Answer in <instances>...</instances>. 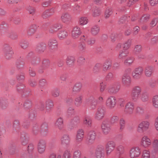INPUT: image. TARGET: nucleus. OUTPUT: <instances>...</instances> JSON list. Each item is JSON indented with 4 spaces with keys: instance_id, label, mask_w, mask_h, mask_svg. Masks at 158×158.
I'll list each match as a JSON object with an SVG mask.
<instances>
[{
    "instance_id": "1",
    "label": "nucleus",
    "mask_w": 158,
    "mask_h": 158,
    "mask_svg": "<svg viewBox=\"0 0 158 158\" xmlns=\"http://www.w3.org/2000/svg\"><path fill=\"white\" fill-rule=\"evenodd\" d=\"M134 110V104L131 102H129L126 104L124 110L125 114L123 115L124 118H133L135 114L133 112Z\"/></svg>"
},
{
    "instance_id": "2",
    "label": "nucleus",
    "mask_w": 158,
    "mask_h": 158,
    "mask_svg": "<svg viewBox=\"0 0 158 158\" xmlns=\"http://www.w3.org/2000/svg\"><path fill=\"white\" fill-rule=\"evenodd\" d=\"M143 92L142 88L139 86L134 87L131 92V99L133 102L137 101Z\"/></svg>"
},
{
    "instance_id": "3",
    "label": "nucleus",
    "mask_w": 158,
    "mask_h": 158,
    "mask_svg": "<svg viewBox=\"0 0 158 158\" xmlns=\"http://www.w3.org/2000/svg\"><path fill=\"white\" fill-rule=\"evenodd\" d=\"M116 144L115 142L112 140L108 141L106 144V153L107 156L110 155L115 148Z\"/></svg>"
},
{
    "instance_id": "4",
    "label": "nucleus",
    "mask_w": 158,
    "mask_h": 158,
    "mask_svg": "<svg viewBox=\"0 0 158 158\" xmlns=\"http://www.w3.org/2000/svg\"><path fill=\"white\" fill-rule=\"evenodd\" d=\"M140 149L138 147H134L130 150L129 156L131 158L138 157L141 154Z\"/></svg>"
},
{
    "instance_id": "5",
    "label": "nucleus",
    "mask_w": 158,
    "mask_h": 158,
    "mask_svg": "<svg viewBox=\"0 0 158 158\" xmlns=\"http://www.w3.org/2000/svg\"><path fill=\"white\" fill-rule=\"evenodd\" d=\"M141 146L144 148H147L152 144L150 139L147 136L144 135L141 138L140 143Z\"/></svg>"
},
{
    "instance_id": "6",
    "label": "nucleus",
    "mask_w": 158,
    "mask_h": 158,
    "mask_svg": "<svg viewBox=\"0 0 158 158\" xmlns=\"http://www.w3.org/2000/svg\"><path fill=\"white\" fill-rule=\"evenodd\" d=\"M116 103V98L114 96H111L108 97L106 102V105L110 109L114 108Z\"/></svg>"
},
{
    "instance_id": "7",
    "label": "nucleus",
    "mask_w": 158,
    "mask_h": 158,
    "mask_svg": "<svg viewBox=\"0 0 158 158\" xmlns=\"http://www.w3.org/2000/svg\"><path fill=\"white\" fill-rule=\"evenodd\" d=\"M101 130L104 135H107L110 133L111 129L109 122L106 120L103 122L101 125Z\"/></svg>"
},
{
    "instance_id": "8",
    "label": "nucleus",
    "mask_w": 158,
    "mask_h": 158,
    "mask_svg": "<svg viewBox=\"0 0 158 158\" xmlns=\"http://www.w3.org/2000/svg\"><path fill=\"white\" fill-rule=\"evenodd\" d=\"M149 126V123L148 122L143 121L139 124L137 131L139 133H143L148 129Z\"/></svg>"
},
{
    "instance_id": "9",
    "label": "nucleus",
    "mask_w": 158,
    "mask_h": 158,
    "mask_svg": "<svg viewBox=\"0 0 158 158\" xmlns=\"http://www.w3.org/2000/svg\"><path fill=\"white\" fill-rule=\"evenodd\" d=\"M143 68L139 67L136 69L132 73L133 77L135 79H139L143 73Z\"/></svg>"
},
{
    "instance_id": "10",
    "label": "nucleus",
    "mask_w": 158,
    "mask_h": 158,
    "mask_svg": "<svg viewBox=\"0 0 158 158\" xmlns=\"http://www.w3.org/2000/svg\"><path fill=\"white\" fill-rule=\"evenodd\" d=\"M58 45L57 41L55 39H50L48 42V46L50 49L53 50L56 49Z\"/></svg>"
},
{
    "instance_id": "11",
    "label": "nucleus",
    "mask_w": 158,
    "mask_h": 158,
    "mask_svg": "<svg viewBox=\"0 0 158 158\" xmlns=\"http://www.w3.org/2000/svg\"><path fill=\"white\" fill-rule=\"evenodd\" d=\"M104 149L102 147H98L96 150L95 157L96 158H104Z\"/></svg>"
},
{
    "instance_id": "12",
    "label": "nucleus",
    "mask_w": 158,
    "mask_h": 158,
    "mask_svg": "<svg viewBox=\"0 0 158 158\" xmlns=\"http://www.w3.org/2000/svg\"><path fill=\"white\" fill-rule=\"evenodd\" d=\"M81 34V31L80 27L76 26L73 28L72 33V37L74 39H76L78 38Z\"/></svg>"
},
{
    "instance_id": "13",
    "label": "nucleus",
    "mask_w": 158,
    "mask_h": 158,
    "mask_svg": "<svg viewBox=\"0 0 158 158\" xmlns=\"http://www.w3.org/2000/svg\"><path fill=\"white\" fill-rule=\"evenodd\" d=\"M4 51L5 56L6 58H9L13 54L12 48L9 45H6L5 46Z\"/></svg>"
},
{
    "instance_id": "14",
    "label": "nucleus",
    "mask_w": 158,
    "mask_h": 158,
    "mask_svg": "<svg viewBox=\"0 0 158 158\" xmlns=\"http://www.w3.org/2000/svg\"><path fill=\"white\" fill-rule=\"evenodd\" d=\"M71 16L68 13L63 14L61 17L62 22L66 24L69 23L71 20Z\"/></svg>"
},
{
    "instance_id": "15",
    "label": "nucleus",
    "mask_w": 158,
    "mask_h": 158,
    "mask_svg": "<svg viewBox=\"0 0 158 158\" xmlns=\"http://www.w3.org/2000/svg\"><path fill=\"white\" fill-rule=\"evenodd\" d=\"M84 135V132L82 129L78 130L77 132L76 137V141L77 142L80 143L83 140Z\"/></svg>"
},
{
    "instance_id": "16",
    "label": "nucleus",
    "mask_w": 158,
    "mask_h": 158,
    "mask_svg": "<svg viewBox=\"0 0 158 158\" xmlns=\"http://www.w3.org/2000/svg\"><path fill=\"white\" fill-rule=\"evenodd\" d=\"M122 80V83L125 85H128L131 81V79L130 76L127 74H125L123 75Z\"/></svg>"
},
{
    "instance_id": "17",
    "label": "nucleus",
    "mask_w": 158,
    "mask_h": 158,
    "mask_svg": "<svg viewBox=\"0 0 158 158\" xmlns=\"http://www.w3.org/2000/svg\"><path fill=\"white\" fill-rule=\"evenodd\" d=\"M105 111L102 108H99L95 114V117L98 118H106Z\"/></svg>"
},
{
    "instance_id": "18",
    "label": "nucleus",
    "mask_w": 158,
    "mask_h": 158,
    "mask_svg": "<svg viewBox=\"0 0 158 158\" xmlns=\"http://www.w3.org/2000/svg\"><path fill=\"white\" fill-rule=\"evenodd\" d=\"M153 68L152 66H148L146 67L144 69V74L147 77H151L152 74Z\"/></svg>"
},
{
    "instance_id": "19",
    "label": "nucleus",
    "mask_w": 158,
    "mask_h": 158,
    "mask_svg": "<svg viewBox=\"0 0 158 158\" xmlns=\"http://www.w3.org/2000/svg\"><path fill=\"white\" fill-rule=\"evenodd\" d=\"M46 143L44 141H40L39 142L38 147V152L40 153H44L45 149Z\"/></svg>"
},
{
    "instance_id": "20",
    "label": "nucleus",
    "mask_w": 158,
    "mask_h": 158,
    "mask_svg": "<svg viewBox=\"0 0 158 158\" xmlns=\"http://www.w3.org/2000/svg\"><path fill=\"white\" fill-rule=\"evenodd\" d=\"M96 134L95 132L93 131H90L88 134V138L89 142H93L96 138Z\"/></svg>"
},
{
    "instance_id": "21",
    "label": "nucleus",
    "mask_w": 158,
    "mask_h": 158,
    "mask_svg": "<svg viewBox=\"0 0 158 158\" xmlns=\"http://www.w3.org/2000/svg\"><path fill=\"white\" fill-rule=\"evenodd\" d=\"M70 142V138L68 135H65L61 138V143L64 145H68Z\"/></svg>"
},
{
    "instance_id": "22",
    "label": "nucleus",
    "mask_w": 158,
    "mask_h": 158,
    "mask_svg": "<svg viewBox=\"0 0 158 158\" xmlns=\"http://www.w3.org/2000/svg\"><path fill=\"white\" fill-rule=\"evenodd\" d=\"M88 20V19L86 17H81L78 19V23L79 25L83 26L87 24Z\"/></svg>"
},
{
    "instance_id": "23",
    "label": "nucleus",
    "mask_w": 158,
    "mask_h": 158,
    "mask_svg": "<svg viewBox=\"0 0 158 158\" xmlns=\"http://www.w3.org/2000/svg\"><path fill=\"white\" fill-rule=\"evenodd\" d=\"M128 54L129 51L127 50L123 49L119 52V58L120 59H123L128 55Z\"/></svg>"
},
{
    "instance_id": "24",
    "label": "nucleus",
    "mask_w": 158,
    "mask_h": 158,
    "mask_svg": "<svg viewBox=\"0 0 158 158\" xmlns=\"http://www.w3.org/2000/svg\"><path fill=\"white\" fill-rule=\"evenodd\" d=\"M100 31V27L99 26L97 25H95L93 26L91 29V33L93 35H96L98 34Z\"/></svg>"
},
{
    "instance_id": "25",
    "label": "nucleus",
    "mask_w": 158,
    "mask_h": 158,
    "mask_svg": "<svg viewBox=\"0 0 158 158\" xmlns=\"http://www.w3.org/2000/svg\"><path fill=\"white\" fill-rule=\"evenodd\" d=\"M68 33L66 31H62L59 33L58 36L60 39L63 40L65 38L68 36Z\"/></svg>"
},
{
    "instance_id": "26",
    "label": "nucleus",
    "mask_w": 158,
    "mask_h": 158,
    "mask_svg": "<svg viewBox=\"0 0 158 158\" xmlns=\"http://www.w3.org/2000/svg\"><path fill=\"white\" fill-rule=\"evenodd\" d=\"M82 84L81 83L79 82L75 84L73 88V92H79L81 87Z\"/></svg>"
},
{
    "instance_id": "27",
    "label": "nucleus",
    "mask_w": 158,
    "mask_h": 158,
    "mask_svg": "<svg viewBox=\"0 0 158 158\" xmlns=\"http://www.w3.org/2000/svg\"><path fill=\"white\" fill-rule=\"evenodd\" d=\"M56 126L60 129L64 127L63 119H57L55 123Z\"/></svg>"
},
{
    "instance_id": "28",
    "label": "nucleus",
    "mask_w": 158,
    "mask_h": 158,
    "mask_svg": "<svg viewBox=\"0 0 158 158\" xmlns=\"http://www.w3.org/2000/svg\"><path fill=\"white\" fill-rule=\"evenodd\" d=\"M61 27V25L60 24H54L50 29V31L51 33H53L56 32Z\"/></svg>"
},
{
    "instance_id": "29",
    "label": "nucleus",
    "mask_w": 158,
    "mask_h": 158,
    "mask_svg": "<svg viewBox=\"0 0 158 158\" xmlns=\"http://www.w3.org/2000/svg\"><path fill=\"white\" fill-rule=\"evenodd\" d=\"M53 106L52 102L51 100H48L46 102V109L47 111L51 109Z\"/></svg>"
},
{
    "instance_id": "30",
    "label": "nucleus",
    "mask_w": 158,
    "mask_h": 158,
    "mask_svg": "<svg viewBox=\"0 0 158 158\" xmlns=\"http://www.w3.org/2000/svg\"><path fill=\"white\" fill-rule=\"evenodd\" d=\"M82 97L81 96L77 97L75 99V104L77 106H80L82 102Z\"/></svg>"
},
{
    "instance_id": "31",
    "label": "nucleus",
    "mask_w": 158,
    "mask_h": 158,
    "mask_svg": "<svg viewBox=\"0 0 158 158\" xmlns=\"http://www.w3.org/2000/svg\"><path fill=\"white\" fill-rule=\"evenodd\" d=\"M152 104L153 106L156 108H158V95H155L152 98Z\"/></svg>"
},
{
    "instance_id": "32",
    "label": "nucleus",
    "mask_w": 158,
    "mask_h": 158,
    "mask_svg": "<svg viewBox=\"0 0 158 158\" xmlns=\"http://www.w3.org/2000/svg\"><path fill=\"white\" fill-rule=\"evenodd\" d=\"M141 158H150V152L147 150H144L143 151Z\"/></svg>"
},
{
    "instance_id": "33",
    "label": "nucleus",
    "mask_w": 158,
    "mask_h": 158,
    "mask_svg": "<svg viewBox=\"0 0 158 158\" xmlns=\"http://www.w3.org/2000/svg\"><path fill=\"white\" fill-rule=\"evenodd\" d=\"M139 98L143 102L147 101L148 100V97L147 93L143 92L140 96L139 99Z\"/></svg>"
},
{
    "instance_id": "34",
    "label": "nucleus",
    "mask_w": 158,
    "mask_h": 158,
    "mask_svg": "<svg viewBox=\"0 0 158 158\" xmlns=\"http://www.w3.org/2000/svg\"><path fill=\"white\" fill-rule=\"evenodd\" d=\"M111 66L110 61L107 60L104 64L103 66V70L104 71L107 70Z\"/></svg>"
},
{
    "instance_id": "35",
    "label": "nucleus",
    "mask_w": 158,
    "mask_h": 158,
    "mask_svg": "<svg viewBox=\"0 0 158 158\" xmlns=\"http://www.w3.org/2000/svg\"><path fill=\"white\" fill-rule=\"evenodd\" d=\"M134 58L133 57H130L124 60V63L127 65H130L133 62Z\"/></svg>"
},
{
    "instance_id": "36",
    "label": "nucleus",
    "mask_w": 158,
    "mask_h": 158,
    "mask_svg": "<svg viewBox=\"0 0 158 158\" xmlns=\"http://www.w3.org/2000/svg\"><path fill=\"white\" fill-rule=\"evenodd\" d=\"M136 111L137 117L143 115L144 113V110L142 108L140 107H138L136 109Z\"/></svg>"
},
{
    "instance_id": "37",
    "label": "nucleus",
    "mask_w": 158,
    "mask_h": 158,
    "mask_svg": "<svg viewBox=\"0 0 158 158\" xmlns=\"http://www.w3.org/2000/svg\"><path fill=\"white\" fill-rule=\"evenodd\" d=\"M81 153L80 150H75L73 152V158H81Z\"/></svg>"
},
{
    "instance_id": "38",
    "label": "nucleus",
    "mask_w": 158,
    "mask_h": 158,
    "mask_svg": "<svg viewBox=\"0 0 158 158\" xmlns=\"http://www.w3.org/2000/svg\"><path fill=\"white\" fill-rule=\"evenodd\" d=\"M74 110L73 107H69L67 111V114L68 116V117L70 118L71 116L74 114Z\"/></svg>"
},
{
    "instance_id": "39",
    "label": "nucleus",
    "mask_w": 158,
    "mask_h": 158,
    "mask_svg": "<svg viewBox=\"0 0 158 158\" xmlns=\"http://www.w3.org/2000/svg\"><path fill=\"white\" fill-rule=\"evenodd\" d=\"M75 61L74 58L73 56L68 57L67 59L66 63L68 65H72Z\"/></svg>"
},
{
    "instance_id": "40",
    "label": "nucleus",
    "mask_w": 158,
    "mask_h": 158,
    "mask_svg": "<svg viewBox=\"0 0 158 158\" xmlns=\"http://www.w3.org/2000/svg\"><path fill=\"white\" fill-rule=\"evenodd\" d=\"M46 44L44 43H41L38 47V49L40 52H43L46 49Z\"/></svg>"
},
{
    "instance_id": "41",
    "label": "nucleus",
    "mask_w": 158,
    "mask_h": 158,
    "mask_svg": "<svg viewBox=\"0 0 158 158\" xmlns=\"http://www.w3.org/2000/svg\"><path fill=\"white\" fill-rule=\"evenodd\" d=\"M55 10L53 9H51L50 10H46L44 13V15H45L48 16H50L54 13Z\"/></svg>"
},
{
    "instance_id": "42",
    "label": "nucleus",
    "mask_w": 158,
    "mask_h": 158,
    "mask_svg": "<svg viewBox=\"0 0 158 158\" xmlns=\"http://www.w3.org/2000/svg\"><path fill=\"white\" fill-rule=\"evenodd\" d=\"M112 10L110 8H107L105 13L104 17L106 18H107L110 16L112 14Z\"/></svg>"
},
{
    "instance_id": "43",
    "label": "nucleus",
    "mask_w": 158,
    "mask_h": 158,
    "mask_svg": "<svg viewBox=\"0 0 158 158\" xmlns=\"http://www.w3.org/2000/svg\"><path fill=\"white\" fill-rule=\"evenodd\" d=\"M63 158H71V155L70 151L66 150L63 155Z\"/></svg>"
},
{
    "instance_id": "44",
    "label": "nucleus",
    "mask_w": 158,
    "mask_h": 158,
    "mask_svg": "<svg viewBox=\"0 0 158 158\" xmlns=\"http://www.w3.org/2000/svg\"><path fill=\"white\" fill-rule=\"evenodd\" d=\"M20 45L22 48L25 49L27 48L28 44L27 41L23 40L21 42Z\"/></svg>"
},
{
    "instance_id": "45",
    "label": "nucleus",
    "mask_w": 158,
    "mask_h": 158,
    "mask_svg": "<svg viewBox=\"0 0 158 158\" xmlns=\"http://www.w3.org/2000/svg\"><path fill=\"white\" fill-rule=\"evenodd\" d=\"M84 124L89 127L91 126L92 121L91 119H84L83 121Z\"/></svg>"
},
{
    "instance_id": "46",
    "label": "nucleus",
    "mask_w": 158,
    "mask_h": 158,
    "mask_svg": "<svg viewBox=\"0 0 158 158\" xmlns=\"http://www.w3.org/2000/svg\"><path fill=\"white\" fill-rule=\"evenodd\" d=\"M119 87H116L115 89L111 88L109 89V92L112 94H115L117 93L119 90Z\"/></svg>"
},
{
    "instance_id": "47",
    "label": "nucleus",
    "mask_w": 158,
    "mask_h": 158,
    "mask_svg": "<svg viewBox=\"0 0 158 158\" xmlns=\"http://www.w3.org/2000/svg\"><path fill=\"white\" fill-rule=\"evenodd\" d=\"M131 44V40H128L126 41L123 45V49L127 50Z\"/></svg>"
},
{
    "instance_id": "48",
    "label": "nucleus",
    "mask_w": 158,
    "mask_h": 158,
    "mask_svg": "<svg viewBox=\"0 0 158 158\" xmlns=\"http://www.w3.org/2000/svg\"><path fill=\"white\" fill-rule=\"evenodd\" d=\"M141 49L142 47L140 45H137L135 46L134 51L135 53H138L141 51Z\"/></svg>"
},
{
    "instance_id": "49",
    "label": "nucleus",
    "mask_w": 158,
    "mask_h": 158,
    "mask_svg": "<svg viewBox=\"0 0 158 158\" xmlns=\"http://www.w3.org/2000/svg\"><path fill=\"white\" fill-rule=\"evenodd\" d=\"M149 17L150 15L148 14L144 15L141 18V20L143 22H146L149 19Z\"/></svg>"
},
{
    "instance_id": "50",
    "label": "nucleus",
    "mask_w": 158,
    "mask_h": 158,
    "mask_svg": "<svg viewBox=\"0 0 158 158\" xmlns=\"http://www.w3.org/2000/svg\"><path fill=\"white\" fill-rule=\"evenodd\" d=\"M114 77V75L112 73H109L107 75L106 79L107 81H110L112 80Z\"/></svg>"
},
{
    "instance_id": "51",
    "label": "nucleus",
    "mask_w": 158,
    "mask_h": 158,
    "mask_svg": "<svg viewBox=\"0 0 158 158\" xmlns=\"http://www.w3.org/2000/svg\"><path fill=\"white\" fill-rule=\"evenodd\" d=\"M158 22V19L155 18L153 19L151 22L150 26L152 27H154L156 25Z\"/></svg>"
},
{
    "instance_id": "52",
    "label": "nucleus",
    "mask_w": 158,
    "mask_h": 158,
    "mask_svg": "<svg viewBox=\"0 0 158 158\" xmlns=\"http://www.w3.org/2000/svg\"><path fill=\"white\" fill-rule=\"evenodd\" d=\"M100 14V11L98 9H97L94 10L93 12V16L94 17H96L99 16Z\"/></svg>"
},
{
    "instance_id": "53",
    "label": "nucleus",
    "mask_w": 158,
    "mask_h": 158,
    "mask_svg": "<svg viewBox=\"0 0 158 158\" xmlns=\"http://www.w3.org/2000/svg\"><path fill=\"white\" fill-rule=\"evenodd\" d=\"M120 129L122 130L124 128L125 125V121L124 119H120Z\"/></svg>"
},
{
    "instance_id": "54",
    "label": "nucleus",
    "mask_w": 158,
    "mask_h": 158,
    "mask_svg": "<svg viewBox=\"0 0 158 158\" xmlns=\"http://www.w3.org/2000/svg\"><path fill=\"white\" fill-rule=\"evenodd\" d=\"M60 95V91L58 89L56 90L52 93V96L55 97L59 96Z\"/></svg>"
},
{
    "instance_id": "55",
    "label": "nucleus",
    "mask_w": 158,
    "mask_h": 158,
    "mask_svg": "<svg viewBox=\"0 0 158 158\" xmlns=\"http://www.w3.org/2000/svg\"><path fill=\"white\" fill-rule=\"evenodd\" d=\"M79 49L80 51L84 52L85 49V45L84 44H81L79 46Z\"/></svg>"
},
{
    "instance_id": "56",
    "label": "nucleus",
    "mask_w": 158,
    "mask_h": 158,
    "mask_svg": "<svg viewBox=\"0 0 158 158\" xmlns=\"http://www.w3.org/2000/svg\"><path fill=\"white\" fill-rule=\"evenodd\" d=\"M118 103L121 107H123L124 106L125 101L123 99L119 98V99Z\"/></svg>"
},
{
    "instance_id": "57",
    "label": "nucleus",
    "mask_w": 158,
    "mask_h": 158,
    "mask_svg": "<svg viewBox=\"0 0 158 158\" xmlns=\"http://www.w3.org/2000/svg\"><path fill=\"white\" fill-rule=\"evenodd\" d=\"M124 147L122 145L118 146L117 148V150L121 152V153H123L124 152Z\"/></svg>"
},
{
    "instance_id": "58",
    "label": "nucleus",
    "mask_w": 158,
    "mask_h": 158,
    "mask_svg": "<svg viewBox=\"0 0 158 158\" xmlns=\"http://www.w3.org/2000/svg\"><path fill=\"white\" fill-rule=\"evenodd\" d=\"M45 108H46L45 105L44 104L42 103L39 106L38 109L39 110L41 111H44L45 110Z\"/></svg>"
},
{
    "instance_id": "59",
    "label": "nucleus",
    "mask_w": 158,
    "mask_h": 158,
    "mask_svg": "<svg viewBox=\"0 0 158 158\" xmlns=\"http://www.w3.org/2000/svg\"><path fill=\"white\" fill-rule=\"evenodd\" d=\"M40 85L41 86H43L45 85L46 84V80L44 79H42L39 82Z\"/></svg>"
},
{
    "instance_id": "60",
    "label": "nucleus",
    "mask_w": 158,
    "mask_h": 158,
    "mask_svg": "<svg viewBox=\"0 0 158 158\" xmlns=\"http://www.w3.org/2000/svg\"><path fill=\"white\" fill-rule=\"evenodd\" d=\"M100 91L101 92H103L105 89V85L103 84V82L101 83H100Z\"/></svg>"
},
{
    "instance_id": "61",
    "label": "nucleus",
    "mask_w": 158,
    "mask_h": 158,
    "mask_svg": "<svg viewBox=\"0 0 158 158\" xmlns=\"http://www.w3.org/2000/svg\"><path fill=\"white\" fill-rule=\"evenodd\" d=\"M152 145L153 147L158 146V140L156 139H154L152 142Z\"/></svg>"
},
{
    "instance_id": "62",
    "label": "nucleus",
    "mask_w": 158,
    "mask_h": 158,
    "mask_svg": "<svg viewBox=\"0 0 158 158\" xmlns=\"http://www.w3.org/2000/svg\"><path fill=\"white\" fill-rule=\"evenodd\" d=\"M152 44H155L158 42V38L156 36L154 37L152 39Z\"/></svg>"
},
{
    "instance_id": "63",
    "label": "nucleus",
    "mask_w": 158,
    "mask_h": 158,
    "mask_svg": "<svg viewBox=\"0 0 158 158\" xmlns=\"http://www.w3.org/2000/svg\"><path fill=\"white\" fill-rule=\"evenodd\" d=\"M150 2L152 6H153L158 3V0H150Z\"/></svg>"
},
{
    "instance_id": "64",
    "label": "nucleus",
    "mask_w": 158,
    "mask_h": 158,
    "mask_svg": "<svg viewBox=\"0 0 158 158\" xmlns=\"http://www.w3.org/2000/svg\"><path fill=\"white\" fill-rule=\"evenodd\" d=\"M139 30V28L138 27L136 26L135 27L134 29V34L135 35L137 34Z\"/></svg>"
}]
</instances>
